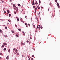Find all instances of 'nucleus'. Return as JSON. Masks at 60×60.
Masks as SVG:
<instances>
[{
  "instance_id": "ea45409f",
  "label": "nucleus",
  "mask_w": 60,
  "mask_h": 60,
  "mask_svg": "<svg viewBox=\"0 0 60 60\" xmlns=\"http://www.w3.org/2000/svg\"><path fill=\"white\" fill-rule=\"evenodd\" d=\"M37 6V8H38L39 7V6Z\"/></svg>"
},
{
  "instance_id": "864d4df0",
  "label": "nucleus",
  "mask_w": 60,
  "mask_h": 60,
  "mask_svg": "<svg viewBox=\"0 0 60 60\" xmlns=\"http://www.w3.org/2000/svg\"><path fill=\"white\" fill-rule=\"evenodd\" d=\"M3 2H4V1H2L1 2V3H3Z\"/></svg>"
},
{
  "instance_id": "cd10ccee",
  "label": "nucleus",
  "mask_w": 60,
  "mask_h": 60,
  "mask_svg": "<svg viewBox=\"0 0 60 60\" xmlns=\"http://www.w3.org/2000/svg\"><path fill=\"white\" fill-rule=\"evenodd\" d=\"M9 20H10V19H9L8 20V21L9 22H11V21H10Z\"/></svg>"
},
{
  "instance_id": "5fc2aeb1",
  "label": "nucleus",
  "mask_w": 60,
  "mask_h": 60,
  "mask_svg": "<svg viewBox=\"0 0 60 60\" xmlns=\"http://www.w3.org/2000/svg\"><path fill=\"white\" fill-rule=\"evenodd\" d=\"M4 12L5 13H6V11H4Z\"/></svg>"
},
{
  "instance_id": "f8f14e48",
  "label": "nucleus",
  "mask_w": 60,
  "mask_h": 60,
  "mask_svg": "<svg viewBox=\"0 0 60 60\" xmlns=\"http://www.w3.org/2000/svg\"><path fill=\"white\" fill-rule=\"evenodd\" d=\"M38 10H40V7H39L38 8Z\"/></svg>"
},
{
  "instance_id": "c03bdc74",
  "label": "nucleus",
  "mask_w": 60,
  "mask_h": 60,
  "mask_svg": "<svg viewBox=\"0 0 60 60\" xmlns=\"http://www.w3.org/2000/svg\"><path fill=\"white\" fill-rule=\"evenodd\" d=\"M22 32L23 33H25V32L24 31H22Z\"/></svg>"
},
{
  "instance_id": "0eeeda50",
  "label": "nucleus",
  "mask_w": 60,
  "mask_h": 60,
  "mask_svg": "<svg viewBox=\"0 0 60 60\" xmlns=\"http://www.w3.org/2000/svg\"><path fill=\"white\" fill-rule=\"evenodd\" d=\"M11 32L13 34V33H14V31H13L11 30Z\"/></svg>"
},
{
  "instance_id": "338daca9",
  "label": "nucleus",
  "mask_w": 60,
  "mask_h": 60,
  "mask_svg": "<svg viewBox=\"0 0 60 60\" xmlns=\"http://www.w3.org/2000/svg\"><path fill=\"white\" fill-rule=\"evenodd\" d=\"M5 26V25H3L4 26Z\"/></svg>"
},
{
  "instance_id": "aec40b11",
  "label": "nucleus",
  "mask_w": 60,
  "mask_h": 60,
  "mask_svg": "<svg viewBox=\"0 0 60 60\" xmlns=\"http://www.w3.org/2000/svg\"><path fill=\"white\" fill-rule=\"evenodd\" d=\"M18 6H20V4H18Z\"/></svg>"
},
{
  "instance_id": "09e8293b",
  "label": "nucleus",
  "mask_w": 60,
  "mask_h": 60,
  "mask_svg": "<svg viewBox=\"0 0 60 60\" xmlns=\"http://www.w3.org/2000/svg\"><path fill=\"white\" fill-rule=\"evenodd\" d=\"M13 5V6H15V4H14Z\"/></svg>"
},
{
  "instance_id": "c9c22d12",
  "label": "nucleus",
  "mask_w": 60,
  "mask_h": 60,
  "mask_svg": "<svg viewBox=\"0 0 60 60\" xmlns=\"http://www.w3.org/2000/svg\"><path fill=\"white\" fill-rule=\"evenodd\" d=\"M27 42L28 43V42H29V41H27Z\"/></svg>"
},
{
  "instance_id": "a18cd8bd",
  "label": "nucleus",
  "mask_w": 60,
  "mask_h": 60,
  "mask_svg": "<svg viewBox=\"0 0 60 60\" xmlns=\"http://www.w3.org/2000/svg\"><path fill=\"white\" fill-rule=\"evenodd\" d=\"M15 8H16V9H18V8L17 7H16Z\"/></svg>"
},
{
  "instance_id": "423d86ee",
  "label": "nucleus",
  "mask_w": 60,
  "mask_h": 60,
  "mask_svg": "<svg viewBox=\"0 0 60 60\" xmlns=\"http://www.w3.org/2000/svg\"><path fill=\"white\" fill-rule=\"evenodd\" d=\"M8 52H10L11 51V50L10 49H9L8 50Z\"/></svg>"
},
{
  "instance_id": "a211bd4d",
  "label": "nucleus",
  "mask_w": 60,
  "mask_h": 60,
  "mask_svg": "<svg viewBox=\"0 0 60 60\" xmlns=\"http://www.w3.org/2000/svg\"><path fill=\"white\" fill-rule=\"evenodd\" d=\"M22 45H25V43H22Z\"/></svg>"
},
{
  "instance_id": "393cba45",
  "label": "nucleus",
  "mask_w": 60,
  "mask_h": 60,
  "mask_svg": "<svg viewBox=\"0 0 60 60\" xmlns=\"http://www.w3.org/2000/svg\"><path fill=\"white\" fill-rule=\"evenodd\" d=\"M0 55H1L2 56V55L3 54H2V53H1L0 54Z\"/></svg>"
},
{
  "instance_id": "e2e57ef3",
  "label": "nucleus",
  "mask_w": 60,
  "mask_h": 60,
  "mask_svg": "<svg viewBox=\"0 0 60 60\" xmlns=\"http://www.w3.org/2000/svg\"><path fill=\"white\" fill-rule=\"evenodd\" d=\"M38 26H37V28H38Z\"/></svg>"
},
{
  "instance_id": "5701e85b",
  "label": "nucleus",
  "mask_w": 60,
  "mask_h": 60,
  "mask_svg": "<svg viewBox=\"0 0 60 60\" xmlns=\"http://www.w3.org/2000/svg\"><path fill=\"white\" fill-rule=\"evenodd\" d=\"M37 10V9L36 8H35V10L36 11V10Z\"/></svg>"
},
{
  "instance_id": "6ab92c4d",
  "label": "nucleus",
  "mask_w": 60,
  "mask_h": 60,
  "mask_svg": "<svg viewBox=\"0 0 60 60\" xmlns=\"http://www.w3.org/2000/svg\"><path fill=\"white\" fill-rule=\"evenodd\" d=\"M5 29H7V27L5 26Z\"/></svg>"
},
{
  "instance_id": "4468645a",
  "label": "nucleus",
  "mask_w": 60,
  "mask_h": 60,
  "mask_svg": "<svg viewBox=\"0 0 60 60\" xmlns=\"http://www.w3.org/2000/svg\"><path fill=\"white\" fill-rule=\"evenodd\" d=\"M22 18H21L20 19V20H21V22H22Z\"/></svg>"
},
{
  "instance_id": "680f3d73",
  "label": "nucleus",
  "mask_w": 60,
  "mask_h": 60,
  "mask_svg": "<svg viewBox=\"0 0 60 60\" xmlns=\"http://www.w3.org/2000/svg\"><path fill=\"white\" fill-rule=\"evenodd\" d=\"M30 38L31 39H32V38L31 37H30Z\"/></svg>"
},
{
  "instance_id": "6e6552de",
  "label": "nucleus",
  "mask_w": 60,
  "mask_h": 60,
  "mask_svg": "<svg viewBox=\"0 0 60 60\" xmlns=\"http://www.w3.org/2000/svg\"><path fill=\"white\" fill-rule=\"evenodd\" d=\"M17 21H19V18H17Z\"/></svg>"
},
{
  "instance_id": "774afa93",
  "label": "nucleus",
  "mask_w": 60,
  "mask_h": 60,
  "mask_svg": "<svg viewBox=\"0 0 60 60\" xmlns=\"http://www.w3.org/2000/svg\"><path fill=\"white\" fill-rule=\"evenodd\" d=\"M41 9H43V7H41Z\"/></svg>"
},
{
  "instance_id": "412c9836",
  "label": "nucleus",
  "mask_w": 60,
  "mask_h": 60,
  "mask_svg": "<svg viewBox=\"0 0 60 60\" xmlns=\"http://www.w3.org/2000/svg\"><path fill=\"white\" fill-rule=\"evenodd\" d=\"M2 47H4V45H2Z\"/></svg>"
},
{
  "instance_id": "ddd939ff",
  "label": "nucleus",
  "mask_w": 60,
  "mask_h": 60,
  "mask_svg": "<svg viewBox=\"0 0 60 60\" xmlns=\"http://www.w3.org/2000/svg\"><path fill=\"white\" fill-rule=\"evenodd\" d=\"M11 14H9V17H11Z\"/></svg>"
},
{
  "instance_id": "c85d7f7f",
  "label": "nucleus",
  "mask_w": 60,
  "mask_h": 60,
  "mask_svg": "<svg viewBox=\"0 0 60 60\" xmlns=\"http://www.w3.org/2000/svg\"><path fill=\"white\" fill-rule=\"evenodd\" d=\"M2 32V30H0V33H1Z\"/></svg>"
},
{
  "instance_id": "69168bd1",
  "label": "nucleus",
  "mask_w": 60,
  "mask_h": 60,
  "mask_svg": "<svg viewBox=\"0 0 60 60\" xmlns=\"http://www.w3.org/2000/svg\"><path fill=\"white\" fill-rule=\"evenodd\" d=\"M7 25H9V23H7Z\"/></svg>"
},
{
  "instance_id": "f704fd0d",
  "label": "nucleus",
  "mask_w": 60,
  "mask_h": 60,
  "mask_svg": "<svg viewBox=\"0 0 60 60\" xmlns=\"http://www.w3.org/2000/svg\"><path fill=\"white\" fill-rule=\"evenodd\" d=\"M49 5H51V3H50L49 4Z\"/></svg>"
},
{
  "instance_id": "2f4dec72",
  "label": "nucleus",
  "mask_w": 60,
  "mask_h": 60,
  "mask_svg": "<svg viewBox=\"0 0 60 60\" xmlns=\"http://www.w3.org/2000/svg\"><path fill=\"white\" fill-rule=\"evenodd\" d=\"M15 51H16L17 52H18V51L17 50V49H15Z\"/></svg>"
},
{
  "instance_id": "a19ab883",
  "label": "nucleus",
  "mask_w": 60,
  "mask_h": 60,
  "mask_svg": "<svg viewBox=\"0 0 60 60\" xmlns=\"http://www.w3.org/2000/svg\"><path fill=\"white\" fill-rule=\"evenodd\" d=\"M40 28L41 29H42L43 28L42 27H41Z\"/></svg>"
},
{
  "instance_id": "bb28decb",
  "label": "nucleus",
  "mask_w": 60,
  "mask_h": 60,
  "mask_svg": "<svg viewBox=\"0 0 60 60\" xmlns=\"http://www.w3.org/2000/svg\"><path fill=\"white\" fill-rule=\"evenodd\" d=\"M14 13H15V14H16L17 13L15 11Z\"/></svg>"
},
{
  "instance_id": "9b49d317",
  "label": "nucleus",
  "mask_w": 60,
  "mask_h": 60,
  "mask_svg": "<svg viewBox=\"0 0 60 60\" xmlns=\"http://www.w3.org/2000/svg\"><path fill=\"white\" fill-rule=\"evenodd\" d=\"M41 1H40V0H39V4H40V3H41Z\"/></svg>"
},
{
  "instance_id": "dca6fc26",
  "label": "nucleus",
  "mask_w": 60,
  "mask_h": 60,
  "mask_svg": "<svg viewBox=\"0 0 60 60\" xmlns=\"http://www.w3.org/2000/svg\"><path fill=\"white\" fill-rule=\"evenodd\" d=\"M35 4H38V3H37V2H35Z\"/></svg>"
},
{
  "instance_id": "f257e3e1",
  "label": "nucleus",
  "mask_w": 60,
  "mask_h": 60,
  "mask_svg": "<svg viewBox=\"0 0 60 60\" xmlns=\"http://www.w3.org/2000/svg\"><path fill=\"white\" fill-rule=\"evenodd\" d=\"M32 5H35V3H34V1H33L32 2Z\"/></svg>"
},
{
  "instance_id": "72a5a7b5",
  "label": "nucleus",
  "mask_w": 60,
  "mask_h": 60,
  "mask_svg": "<svg viewBox=\"0 0 60 60\" xmlns=\"http://www.w3.org/2000/svg\"><path fill=\"white\" fill-rule=\"evenodd\" d=\"M40 13H41V12H39V13H38V15H39Z\"/></svg>"
},
{
  "instance_id": "4be33fe9",
  "label": "nucleus",
  "mask_w": 60,
  "mask_h": 60,
  "mask_svg": "<svg viewBox=\"0 0 60 60\" xmlns=\"http://www.w3.org/2000/svg\"><path fill=\"white\" fill-rule=\"evenodd\" d=\"M16 36H17V37H19V35H18L16 34Z\"/></svg>"
},
{
  "instance_id": "c756f323",
  "label": "nucleus",
  "mask_w": 60,
  "mask_h": 60,
  "mask_svg": "<svg viewBox=\"0 0 60 60\" xmlns=\"http://www.w3.org/2000/svg\"><path fill=\"white\" fill-rule=\"evenodd\" d=\"M16 49V48H14V49H13V50H15V49Z\"/></svg>"
},
{
  "instance_id": "f3484780",
  "label": "nucleus",
  "mask_w": 60,
  "mask_h": 60,
  "mask_svg": "<svg viewBox=\"0 0 60 60\" xmlns=\"http://www.w3.org/2000/svg\"><path fill=\"white\" fill-rule=\"evenodd\" d=\"M6 50V48H5L4 49V50Z\"/></svg>"
},
{
  "instance_id": "7c9ffc66",
  "label": "nucleus",
  "mask_w": 60,
  "mask_h": 60,
  "mask_svg": "<svg viewBox=\"0 0 60 60\" xmlns=\"http://www.w3.org/2000/svg\"><path fill=\"white\" fill-rule=\"evenodd\" d=\"M38 28L39 30H40V27H38Z\"/></svg>"
},
{
  "instance_id": "bf43d9fd",
  "label": "nucleus",
  "mask_w": 60,
  "mask_h": 60,
  "mask_svg": "<svg viewBox=\"0 0 60 60\" xmlns=\"http://www.w3.org/2000/svg\"><path fill=\"white\" fill-rule=\"evenodd\" d=\"M17 52H15V54H17Z\"/></svg>"
},
{
  "instance_id": "4c0bfd02",
  "label": "nucleus",
  "mask_w": 60,
  "mask_h": 60,
  "mask_svg": "<svg viewBox=\"0 0 60 60\" xmlns=\"http://www.w3.org/2000/svg\"><path fill=\"white\" fill-rule=\"evenodd\" d=\"M22 57H24V55H22ZM22 58H23V57H22Z\"/></svg>"
},
{
  "instance_id": "9d476101",
  "label": "nucleus",
  "mask_w": 60,
  "mask_h": 60,
  "mask_svg": "<svg viewBox=\"0 0 60 60\" xmlns=\"http://www.w3.org/2000/svg\"><path fill=\"white\" fill-rule=\"evenodd\" d=\"M55 1L56 3H57V0H55Z\"/></svg>"
},
{
  "instance_id": "603ef678",
  "label": "nucleus",
  "mask_w": 60,
  "mask_h": 60,
  "mask_svg": "<svg viewBox=\"0 0 60 60\" xmlns=\"http://www.w3.org/2000/svg\"><path fill=\"white\" fill-rule=\"evenodd\" d=\"M33 26H35V25H33Z\"/></svg>"
},
{
  "instance_id": "7ed1b4c3",
  "label": "nucleus",
  "mask_w": 60,
  "mask_h": 60,
  "mask_svg": "<svg viewBox=\"0 0 60 60\" xmlns=\"http://www.w3.org/2000/svg\"><path fill=\"white\" fill-rule=\"evenodd\" d=\"M3 45H7V43H5L4 42L3 43Z\"/></svg>"
},
{
  "instance_id": "37998d69",
  "label": "nucleus",
  "mask_w": 60,
  "mask_h": 60,
  "mask_svg": "<svg viewBox=\"0 0 60 60\" xmlns=\"http://www.w3.org/2000/svg\"><path fill=\"white\" fill-rule=\"evenodd\" d=\"M23 35H25V33L23 34Z\"/></svg>"
},
{
  "instance_id": "f03ea898",
  "label": "nucleus",
  "mask_w": 60,
  "mask_h": 60,
  "mask_svg": "<svg viewBox=\"0 0 60 60\" xmlns=\"http://www.w3.org/2000/svg\"><path fill=\"white\" fill-rule=\"evenodd\" d=\"M57 5L58 7V8H59V7H60V6H59V4H58V3H57Z\"/></svg>"
},
{
  "instance_id": "39448f33",
  "label": "nucleus",
  "mask_w": 60,
  "mask_h": 60,
  "mask_svg": "<svg viewBox=\"0 0 60 60\" xmlns=\"http://www.w3.org/2000/svg\"><path fill=\"white\" fill-rule=\"evenodd\" d=\"M7 12L8 13H10V11H9V10H7Z\"/></svg>"
},
{
  "instance_id": "473e14b6",
  "label": "nucleus",
  "mask_w": 60,
  "mask_h": 60,
  "mask_svg": "<svg viewBox=\"0 0 60 60\" xmlns=\"http://www.w3.org/2000/svg\"><path fill=\"white\" fill-rule=\"evenodd\" d=\"M28 25H29V26H30V24H28Z\"/></svg>"
},
{
  "instance_id": "0e129e2a",
  "label": "nucleus",
  "mask_w": 60,
  "mask_h": 60,
  "mask_svg": "<svg viewBox=\"0 0 60 60\" xmlns=\"http://www.w3.org/2000/svg\"><path fill=\"white\" fill-rule=\"evenodd\" d=\"M35 13H36V10H35Z\"/></svg>"
},
{
  "instance_id": "052dcab7",
  "label": "nucleus",
  "mask_w": 60,
  "mask_h": 60,
  "mask_svg": "<svg viewBox=\"0 0 60 60\" xmlns=\"http://www.w3.org/2000/svg\"><path fill=\"white\" fill-rule=\"evenodd\" d=\"M14 10H16V8H14Z\"/></svg>"
},
{
  "instance_id": "4d7b16f0",
  "label": "nucleus",
  "mask_w": 60,
  "mask_h": 60,
  "mask_svg": "<svg viewBox=\"0 0 60 60\" xmlns=\"http://www.w3.org/2000/svg\"><path fill=\"white\" fill-rule=\"evenodd\" d=\"M26 17H27V16H25V18H26Z\"/></svg>"
},
{
  "instance_id": "6e6d98bb",
  "label": "nucleus",
  "mask_w": 60,
  "mask_h": 60,
  "mask_svg": "<svg viewBox=\"0 0 60 60\" xmlns=\"http://www.w3.org/2000/svg\"><path fill=\"white\" fill-rule=\"evenodd\" d=\"M30 58H29V60H30Z\"/></svg>"
},
{
  "instance_id": "3c124183",
  "label": "nucleus",
  "mask_w": 60,
  "mask_h": 60,
  "mask_svg": "<svg viewBox=\"0 0 60 60\" xmlns=\"http://www.w3.org/2000/svg\"><path fill=\"white\" fill-rule=\"evenodd\" d=\"M38 26H39V27H40V25H38Z\"/></svg>"
},
{
  "instance_id": "de8ad7c7",
  "label": "nucleus",
  "mask_w": 60,
  "mask_h": 60,
  "mask_svg": "<svg viewBox=\"0 0 60 60\" xmlns=\"http://www.w3.org/2000/svg\"><path fill=\"white\" fill-rule=\"evenodd\" d=\"M6 37H8L7 35H6Z\"/></svg>"
},
{
  "instance_id": "49530a36",
  "label": "nucleus",
  "mask_w": 60,
  "mask_h": 60,
  "mask_svg": "<svg viewBox=\"0 0 60 60\" xmlns=\"http://www.w3.org/2000/svg\"><path fill=\"white\" fill-rule=\"evenodd\" d=\"M28 58H29V57H30L29 56H28Z\"/></svg>"
},
{
  "instance_id": "8fccbe9b",
  "label": "nucleus",
  "mask_w": 60,
  "mask_h": 60,
  "mask_svg": "<svg viewBox=\"0 0 60 60\" xmlns=\"http://www.w3.org/2000/svg\"><path fill=\"white\" fill-rule=\"evenodd\" d=\"M15 26L17 27V25L15 24Z\"/></svg>"
},
{
  "instance_id": "58836bf2",
  "label": "nucleus",
  "mask_w": 60,
  "mask_h": 60,
  "mask_svg": "<svg viewBox=\"0 0 60 60\" xmlns=\"http://www.w3.org/2000/svg\"><path fill=\"white\" fill-rule=\"evenodd\" d=\"M2 59V57H0V59Z\"/></svg>"
},
{
  "instance_id": "13d9d810",
  "label": "nucleus",
  "mask_w": 60,
  "mask_h": 60,
  "mask_svg": "<svg viewBox=\"0 0 60 60\" xmlns=\"http://www.w3.org/2000/svg\"><path fill=\"white\" fill-rule=\"evenodd\" d=\"M15 59L16 60L17 59V58H15Z\"/></svg>"
},
{
  "instance_id": "a878e982",
  "label": "nucleus",
  "mask_w": 60,
  "mask_h": 60,
  "mask_svg": "<svg viewBox=\"0 0 60 60\" xmlns=\"http://www.w3.org/2000/svg\"><path fill=\"white\" fill-rule=\"evenodd\" d=\"M32 57H34V55H32Z\"/></svg>"
},
{
  "instance_id": "20e7f679",
  "label": "nucleus",
  "mask_w": 60,
  "mask_h": 60,
  "mask_svg": "<svg viewBox=\"0 0 60 60\" xmlns=\"http://www.w3.org/2000/svg\"><path fill=\"white\" fill-rule=\"evenodd\" d=\"M6 59H7L8 60L9 59V56H7L6 57Z\"/></svg>"
},
{
  "instance_id": "2eb2a0df",
  "label": "nucleus",
  "mask_w": 60,
  "mask_h": 60,
  "mask_svg": "<svg viewBox=\"0 0 60 60\" xmlns=\"http://www.w3.org/2000/svg\"><path fill=\"white\" fill-rule=\"evenodd\" d=\"M33 8H34V9L35 8V6H33Z\"/></svg>"
},
{
  "instance_id": "e433bc0d",
  "label": "nucleus",
  "mask_w": 60,
  "mask_h": 60,
  "mask_svg": "<svg viewBox=\"0 0 60 60\" xmlns=\"http://www.w3.org/2000/svg\"><path fill=\"white\" fill-rule=\"evenodd\" d=\"M17 55H19V53H17Z\"/></svg>"
},
{
  "instance_id": "1a4fd4ad",
  "label": "nucleus",
  "mask_w": 60,
  "mask_h": 60,
  "mask_svg": "<svg viewBox=\"0 0 60 60\" xmlns=\"http://www.w3.org/2000/svg\"><path fill=\"white\" fill-rule=\"evenodd\" d=\"M18 30L19 31H21V29H19Z\"/></svg>"
},
{
  "instance_id": "b1692460",
  "label": "nucleus",
  "mask_w": 60,
  "mask_h": 60,
  "mask_svg": "<svg viewBox=\"0 0 60 60\" xmlns=\"http://www.w3.org/2000/svg\"><path fill=\"white\" fill-rule=\"evenodd\" d=\"M25 24L26 26L27 25V24L26 23H25Z\"/></svg>"
},
{
  "instance_id": "79ce46f5",
  "label": "nucleus",
  "mask_w": 60,
  "mask_h": 60,
  "mask_svg": "<svg viewBox=\"0 0 60 60\" xmlns=\"http://www.w3.org/2000/svg\"><path fill=\"white\" fill-rule=\"evenodd\" d=\"M31 60H33V58H31Z\"/></svg>"
}]
</instances>
